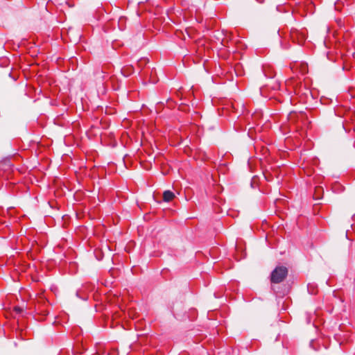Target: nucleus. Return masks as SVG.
<instances>
[{
	"mask_svg": "<svg viewBox=\"0 0 355 355\" xmlns=\"http://www.w3.org/2000/svg\"><path fill=\"white\" fill-rule=\"evenodd\" d=\"M288 275L286 267L281 266H277L270 274V282L273 284L282 282Z\"/></svg>",
	"mask_w": 355,
	"mask_h": 355,
	"instance_id": "f257e3e1",
	"label": "nucleus"
},
{
	"mask_svg": "<svg viewBox=\"0 0 355 355\" xmlns=\"http://www.w3.org/2000/svg\"><path fill=\"white\" fill-rule=\"evenodd\" d=\"M290 37L293 42L302 45L306 40V35L304 32L297 29H291L290 32Z\"/></svg>",
	"mask_w": 355,
	"mask_h": 355,
	"instance_id": "f03ea898",
	"label": "nucleus"
},
{
	"mask_svg": "<svg viewBox=\"0 0 355 355\" xmlns=\"http://www.w3.org/2000/svg\"><path fill=\"white\" fill-rule=\"evenodd\" d=\"M93 288H94V286L91 284L83 286V289L78 290L76 291V295L78 298H80L84 301H86V300H87L89 295L87 293H85V290L92 291Z\"/></svg>",
	"mask_w": 355,
	"mask_h": 355,
	"instance_id": "7ed1b4c3",
	"label": "nucleus"
},
{
	"mask_svg": "<svg viewBox=\"0 0 355 355\" xmlns=\"http://www.w3.org/2000/svg\"><path fill=\"white\" fill-rule=\"evenodd\" d=\"M332 190L334 193H340L345 190V187L339 182H335L332 184Z\"/></svg>",
	"mask_w": 355,
	"mask_h": 355,
	"instance_id": "20e7f679",
	"label": "nucleus"
},
{
	"mask_svg": "<svg viewBox=\"0 0 355 355\" xmlns=\"http://www.w3.org/2000/svg\"><path fill=\"white\" fill-rule=\"evenodd\" d=\"M175 197L174 193L170 190H166L163 193V200L165 202H169Z\"/></svg>",
	"mask_w": 355,
	"mask_h": 355,
	"instance_id": "39448f33",
	"label": "nucleus"
},
{
	"mask_svg": "<svg viewBox=\"0 0 355 355\" xmlns=\"http://www.w3.org/2000/svg\"><path fill=\"white\" fill-rule=\"evenodd\" d=\"M307 291L311 295H315L318 293V286L315 283H309Z\"/></svg>",
	"mask_w": 355,
	"mask_h": 355,
	"instance_id": "423d86ee",
	"label": "nucleus"
},
{
	"mask_svg": "<svg viewBox=\"0 0 355 355\" xmlns=\"http://www.w3.org/2000/svg\"><path fill=\"white\" fill-rule=\"evenodd\" d=\"M122 73L124 76H129L130 74L133 73L132 67H128L121 70Z\"/></svg>",
	"mask_w": 355,
	"mask_h": 355,
	"instance_id": "0eeeda50",
	"label": "nucleus"
},
{
	"mask_svg": "<svg viewBox=\"0 0 355 355\" xmlns=\"http://www.w3.org/2000/svg\"><path fill=\"white\" fill-rule=\"evenodd\" d=\"M259 179H251L250 184V187L252 189H255L256 187H259V190L260 191H261V189L259 187Z\"/></svg>",
	"mask_w": 355,
	"mask_h": 355,
	"instance_id": "6e6552de",
	"label": "nucleus"
},
{
	"mask_svg": "<svg viewBox=\"0 0 355 355\" xmlns=\"http://www.w3.org/2000/svg\"><path fill=\"white\" fill-rule=\"evenodd\" d=\"M309 345L315 351H318L320 347L318 341L315 340H311Z\"/></svg>",
	"mask_w": 355,
	"mask_h": 355,
	"instance_id": "1a4fd4ad",
	"label": "nucleus"
},
{
	"mask_svg": "<svg viewBox=\"0 0 355 355\" xmlns=\"http://www.w3.org/2000/svg\"><path fill=\"white\" fill-rule=\"evenodd\" d=\"M15 311L17 312V313H21L22 311H23V309L19 307V306H16L15 308Z\"/></svg>",
	"mask_w": 355,
	"mask_h": 355,
	"instance_id": "9d476101",
	"label": "nucleus"
},
{
	"mask_svg": "<svg viewBox=\"0 0 355 355\" xmlns=\"http://www.w3.org/2000/svg\"><path fill=\"white\" fill-rule=\"evenodd\" d=\"M216 187H217V189H220V190L223 189V187L220 185H217Z\"/></svg>",
	"mask_w": 355,
	"mask_h": 355,
	"instance_id": "9b49d317",
	"label": "nucleus"
},
{
	"mask_svg": "<svg viewBox=\"0 0 355 355\" xmlns=\"http://www.w3.org/2000/svg\"><path fill=\"white\" fill-rule=\"evenodd\" d=\"M259 3H262L264 2V0H257Z\"/></svg>",
	"mask_w": 355,
	"mask_h": 355,
	"instance_id": "f8f14e48",
	"label": "nucleus"
},
{
	"mask_svg": "<svg viewBox=\"0 0 355 355\" xmlns=\"http://www.w3.org/2000/svg\"><path fill=\"white\" fill-rule=\"evenodd\" d=\"M212 180L214 181V184L217 182H216V179H215V178H213V179H212Z\"/></svg>",
	"mask_w": 355,
	"mask_h": 355,
	"instance_id": "ddd939ff",
	"label": "nucleus"
},
{
	"mask_svg": "<svg viewBox=\"0 0 355 355\" xmlns=\"http://www.w3.org/2000/svg\"><path fill=\"white\" fill-rule=\"evenodd\" d=\"M252 178H259V177L257 175H253Z\"/></svg>",
	"mask_w": 355,
	"mask_h": 355,
	"instance_id": "4468645a",
	"label": "nucleus"
},
{
	"mask_svg": "<svg viewBox=\"0 0 355 355\" xmlns=\"http://www.w3.org/2000/svg\"><path fill=\"white\" fill-rule=\"evenodd\" d=\"M35 180H36V181H37V182H39V179H38V178H36Z\"/></svg>",
	"mask_w": 355,
	"mask_h": 355,
	"instance_id": "2eb2a0df",
	"label": "nucleus"
}]
</instances>
